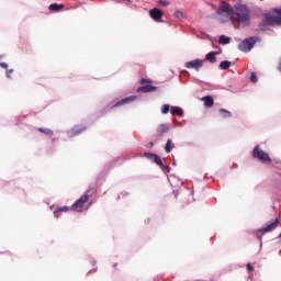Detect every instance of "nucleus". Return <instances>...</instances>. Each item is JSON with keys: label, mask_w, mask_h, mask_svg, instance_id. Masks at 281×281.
<instances>
[{"label": "nucleus", "mask_w": 281, "mask_h": 281, "mask_svg": "<svg viewBox=\"0 0 281 281\" xmlns=\"http://www.w3.org/2000/svg\"><path fill=\"white\" fill-rule=\"evenodd\" d=\"M217 16H220L221 23H227V21H235L244 27L251 25V11L246 4H239L232 7L227 2H222L216 10Z\"/></svg>", "instance_id": "1"}, {"label": "nucleus", "mask_w": 281, "mask_h": 281, "mask_svg": "<svg viewBox=\"0 0 281 281\" xmlns=\"http://www.w3.org/2000/svg\"><path fill=\"white\" fill-rule=\"evenodd\" d=\"M272 12L274 15L270 13L263 15V25H281V9H273Z\"/></svg>", "instance_id": "2"}, {"label": "nucleus", "mask_w": 281, "mask_h": 281, "mask_svg": "<svg viewBox=\"0 0 281 281\" xmlns=\"http://www.w3.org/2000/svg\"><path fill=\"white\" fill-rule=\"evenodd\" d=\"M258 41H260L258 37H248L239 44L238 49L245 53L251 52V49H254V45H256Z\"/></svg>", "instance_id": "3"}, {"label": "nucleus", "mask_w": 281, "mask_h": 281, "mask_svg": "<svg viewBox=\"0 0 281 281\" xmlns=\"http://www.w3.org/2000/svg\"><path fill=\"white\" fill-rule=\"evenodd\" d=\"M89 192H91V189H88L86 193L72 204L71 210L74 212H82V207H85V203L89 201Z\"/></svg>", "instance_id": "4"}, {"label": "nucleus", "mask_w": 281, "mask_h": 281, "mask_svg": "<svg viewBox=\"0 0 281 281\" xmlns=\"http://www.w3.org/2000/svg\"><path fill=\"white\" fill-rule=\"evenodd\" d=\"M252 157L259 159V161H263V164H271V157H269V154L261 150L260 147L254 148Z\"/></svg>", "instance_id": "5"}, {"label": "nucleus", "mask_w": 281, "mask_h": 281, "mask_svg": "<svg viewBox=\"0 0 281 281\" xmlns=\"http://www.w3.org/2000/svg\"><path fill=\"white\" fill-rule=\"evenodd\" d=\"M135 100H137L136 95L127 97L114 103H110L108 105V109H117V106H124V104H131V102H135Z\"/></svg>", "instance_id": "6"}, {"label": "nucleus", "mask_w": 281, "mask_h": 281, "mask_svg": "<svg viewBox=\"0 0 281 281\" xmlns=\"http://www.w3.org/2000/svg\"><path fill=\"white\" fill-rule=\"evenodd\" d=\"M186 69H195V71H199L203 68V60L201 59H194L191 61H187L184 64Z\"/></svg>", "instance_id": "7"}, {"label": "nucleus", "mask_w": 281, "mask_h": 281, "mask_svg": "<svg viewBox=\"0 0 281 281\" xmlns=\"http://www.w3.org/2000/svg\"><path fill=\"white\" fill-rule=\"evenodd\" d=\"M280 225V220H274L272 223L268 224L266 227L260 228L259 232L261 234H268L269 232H273L276 227Z\"/></svg>", "instance_id": "8"}, {"label": "nucleus", "mask_w": 281, "mask_h": 281, "mask_svg": "<svg viewBox=\"0 0 281 281\" xmlns=\"http://www.w3.org/2000/svg\"><path fill=\"white\" fill-rule=\"evenodd\" d=\"M140 157H146V159H149L150 161H154V164H160L161 165V157L157 154L153 153H144L140 155Z\"/></svg>", "instance_id": "9"}, {"label": "nucleus", "mask_w": 281, "mask_h": 281, "mask_svg": "<svg viewBox=\"0 0 281 281\" xmlns=\"http://www.w3.org/2000/svg\"><path fill=\"white\" fill-rule=\"evenodd\" d=\"M170 131V127L167 124H160L156 128V137H161Z\"/></svg>", "instance_id": "10"}, {"label": "nucleus", "mask_w": 281, "mask_h": 281, "mask_svg": "<svg viewBox=\"0 0 281 281\" xmlns=\"http://www.w3.org/2000/svg\"><path fill=\"white\" fill-rule=\"evenodd\" d=\"M149 16H151L154 21H161V18L164 16V12L155 8L149 11Z\"/></svg>", "instance_id": "11"}, {"label": "nucleus", "mask_w": 281, "mask_h": 281, "mask_svg": "<svg viewBox=\"0 0 281 281\" xmlns=\"http://www.w3.org/2000/svg\"><path fill=\"white\" fill-rule=\"evenodd\" d=\"M153 91H157V87L142 86V87L137 88V93H153Z\"/></svg>", "instance_id": "12"}, {"label": "nucleus", "mask_w": 281, "mask_h": 281, "mask_svg": "<svg viewBox=\"0 0 281 281\" xmlns=\"http://www.w3.org/2000/svg\"><path fill=\"white\" fill-rule=\"evenodd\" d=\"M83 131H87V127L76 126L69 132V136L70 137H76V135H80V133H83Z\"/></svg>", "instance_id": "13"}, {"label": "nucleus", "mask_w": 281, "mask_h": 281, "mask_svg": "<svg viewBox=\"0 0 281 281\" xmlns=\"http://www.w3.org/2000/svg\"><path fill=\"white\" fill-rule=\"evenodd\" d=\"M202 102H204V106H206V109H212V106H214V99L210 95L203 97Z\"/></svg>", "instance_id": "14"}, {"label": "nucleus", "mask_w": 281, "mask_h": 281, "mask_svg": "<svg viewBox=\"0 0 281 281\" xmlns=\"http://www.w3.org/2000/svg\"><path fill=\"white\" fill-rule=\"evenodd\" d=\"M216 56H218V52H210L206 54L205 56V60H207L209 63H216Z\"/></svg>", "instance_id": "15"}, {"label": "nucleus", "mask_w": 281, "mask_h": 281, "mask_svg": "<svg viewBox=\"0 0 281 281\" xmlns=\"http://www.w3.org/2000/svg\"><path fill=\"white\" fill-rule=\"evenodd\" d=\"M170 113L171 115H178V117H183V110L179 106H171Z\"/></svg>", "instance_id": "16"}, {"label": "nucleus", "mask_w": 281, "mask_h": 281, "mask_svg": "<svg viewBox=\"0 0 281 281\" xmlns=\"http://www.w3.org/2000/svg\"><path fill=\"white\" fill-rule=\"evenodd\" d=\"M60 212H69V206H59L54 211L55 218H60Z\"/></svg>", "instance_id": "17"}, {"label": "nucleus", "mask_w": 281, "mask_h": 281, "mask_svg": "<svg viewBox=\"0 0 281 281\" xmlns=\"http://www.w3.org/2000/svg\"><path fill=\"white\" fill-rule=\"evenodd\" d=\"M63 8H65V4L53 3L48 7V10H50V12H58L63 10Z\"/></svg>", "instance_id": "18"}, {"label": "nucleus", "mask_w": 281, "mask_h": 281, "mask_svg": "<svg viewBox=\"0 0 281 281\" xmlns=\"http://www.w3.org/2000/svg\"><path fill=\"white\" fill-rule=\"evenodd\" d=\"M175 148V143H172V139H167L165 151L166 153H172V149Z\"/></svg>", "instance_id": "19"}, {"label": "nucleus", "mask_w": 281, "mask_h": 281, "mask_svg": "<svg viewBox=\"0 0 281 281\" xmlns=\"http://www.w3.org/2000/svg\"><path fill=\"white\" fill-rule=\"evenodd\" d=\"M229 67H232V61L229 60H223L220 64V69H222L223 71L229 69Z\"/></svg>", "instance_id": "20"}, {"label": "nucleus", "mask_w": 281, "mask_h": 281, "mask_svg": "<svg viewBox=\"0 0 281 281\" xmlns=\"http://www.w3.org/2000/svg\"><path fill=\"white\" fill-rule=\"evenodd\" d=\"M37 131L38 133H43L44 135H48L49 137L54 135V131H52L50 128L40 127Z\"/></svg>", "instance_id": "21"}, {"label": "nucleus", "mask_w": 281, "mask_h": 281, "mask_svg": "<svg viewBox=\"0 0 281 281\" xmlns=\"http://www.w3.org/2000/svg\"><path fill=\"white\" fill-rule=\"evenodd\" d=\"M220 115L224 119L232 117V112L225 109H220Z\"/></svg>", "instance_id": "22"}, {"label": "nucleus", "mask_w": 281, "mask_h": 281, "mask_svg": "<svg viewBox=\"0 0 281 281\" xmlns=\"http://www.w3.org/2000/svg\"><path fill=\"white\" fill-rule=\"evenodd\" d=\"M220 43H222V45H228V43H231L229 37L222 35L220 36Z\"/></svg>", "instance_id": "23"}, {"label": "nucleus", "mask_w": 281, "mask_h": 281, "mask_svg": "<svg viewBox=\"0 0 281 281\" xmlns=\"http://www.w3.org/2000/svg\"><path fill=\"white\" fill-rule=\"evenodd\" d=\"M157 166H160L161 170H164V172H170V167L167 165H164V161L160 160V164H157Z\"/></svg>", "instance_id": "24"}, {"label": "nucleus", "mask_w": 281, "mask_h": 281, "mask_svg": "<svg viewBox=\"0 0 281 281\" xmlns=\"http://www.w3.org/2000/svg\"><path fill=\"white\" fill-rule=\"evenodd\" d=\"M161 113L166 115L167 113H170V105L164 104L161 108Z\"/></svg>", "instance_id": "25"}, {"label": "nucleus", "mask_w": 281, "mask_h": 281, "mask_svg": "<svg viewBox=\"0 0 281 281\" xmlns=\"http://www.w3.org/2000/svg\"><path fill=\"white\" fill-rule=\"evenodd\" d=\"M250 80H251V82H254V83L258 82V76L256 75V72H251V75H250Z\"/></svg>", "instance_id": "26"}, {"label": "nucleus", "mask_w": 281, "mask_h": 281, "mask_svg": "<svg viewBox=\"0 0 281 281\" xmlns=\"http://www.w3.org/2000/svg\"><path fill=\"white\" fill-rule=\"evenodd\" d=\"M160 5H164L165 8H168L170 5V2L168 0H159Z\"/></svg>", "instance_id": "27"}, {"label": "nucleus", "mask_w": 281, "mask_h": 281, "mask_svg": "<svg viewBox=\"0 0 281 281\" xmlns=\"http://www.w3.org/2000/svg\"><path fill=\"white\" fill-rule=\"evenodd\" d=\"M175 16H176V19H183V12H181V11H176V12H175Z\"/></svg>", "instance_id": "28"}, {"label": "nucleus", "mask_w": 281, "mask_h": 281, "mask_svg": "<svg viewBox=\"0 0 281 281\" xmlns=\"http://www.w3.org/2000/svg\"><path fill=\"white\" fill-rule=\"evenodd\" d=\"M12 74H14V69H8L7 70V78H12Z\"/></svg>", "instance_id": "29"}, {"label": "nucleus", "mask_w": 281, "mask_h": 281, "mask_svg": "<svg viewBox=\"0 0 281 281\" xmlns=\"http://www.w3.org/2000/svg\"><path fill=\"white\" fill-rule=\"evenodd\" d=\"M150 80H148V79H145V78H143V79H140V85H150Z\"/></svg>", "instance_id": "30"}, {"label": "nucleus", "mask_w": 281, "mask_h": 281, "mask_svg": "<svg viewBox=\"0 0 281 281\" xmlns=\"http://www.w3.org/2000/svg\"><path fill=\"white\" fill-rule=\"evenodd\" d=\"M0 67H2V69H8V64L7 63H0Z\"/></svg>", "instance_id": "31"}, {"label": "nucleus", "mask_w": 281, "mask_h": 281, "mask_svg": "<svg viewBox=\"0 0 281 281\" xmlns=\"http://www.w3.org/2000/svg\"><path fill=\"white\" fill-rule=\"evenodd\" d=\"M247 271H254V267L251 266V263L247 265Z\"/></svg>", "instance_id": "32"}]
</instances>
